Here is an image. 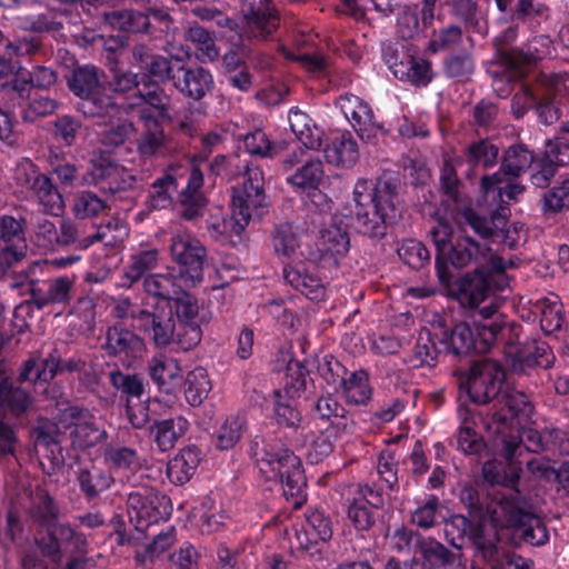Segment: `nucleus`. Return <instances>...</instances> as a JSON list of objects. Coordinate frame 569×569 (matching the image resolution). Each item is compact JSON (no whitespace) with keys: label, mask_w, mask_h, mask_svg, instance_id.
<instances>
[{"label":"nucleus","mask_w":569,"mask_h":569,"mask_svg":"<svg viewBox=\"0 0 569 569\" xmlns=\"http://www.w3.org/2000/svg\"><path fill=\"white\" fill-rule=\"evenodd\" d=\"M536 153L522 142L510 144L501 157L500 171L503 176L519 178L528 171Z\"/></svg>","instance_id":"79ce46f5"},{"label":"nucleus","mask_w":569,"mask_h":569,"mask_svg":"<svg viewBox=\"0 0 569 569\" xmlns=\"http://www.w3.org/2000/svg\"><path fill=\"white\" fill-rule=\"evenodd\" d=\"M340 390L347 402L352 405H366L372 397V388L369 383V372L365 369L352 371L345 379Z\"/></svg>","instance_id":"864d4df0"},{"label":"nucleus","mask_w":569,"mask_h":569,"mask_svg":"<svg viewBox=\"0 0 569 569\" xmlns=\"http://www.w3.org/2000/svg\"><path fill=\"white\" fill-rule=\"evenodd\" d=\"M72 446L80 450L92 448L107 438V432L97 425L96 417L70 431Z\"/></svg>","instance_id":"69168bd1"},{"label":"nucleus","mask_w":569,"mask_h":569,"mask_svg":"<svg viewBox=\"0 0 569 569\" xmlns=\"http://www.w3.org/2000/svg\"><path fill=\"white\" fill-rule=\"evenodd\" d=\"M211 381L208 372L202 367H197L188 372L184 380V397L192 407L200 406L207 399L211 390Z\"/></svg>","instance_id":"4d7b16f0"},{"label":"nucleus","mask_w":569,"mask_h":569,"mask_svg":"<svg viewBox=\"0 0 569 569\" xmlns=\"http://www.w3.org/2000/svg\"><path fill=\"white\" fill-rule=\"evenodd\" d=\"M47 213L59 216L63 211V199L51 178L41 173L34 178L30 189Z\"/></svg>","instance_id":"de8ad7c7"},{"label":"nucleus","mask_w":569,"mask_h":569,"mask_svg":"<svg viewBox=\"0 0 569 569\" xmlns=\"http://www.w3.org/2000/svg\"><path fill=\"white\" fill-rule=\"evenodd\" d=\"M143 291L148 298L156 299L154 305L169 308L177 293H181L184 284L179 281L174 268L168 269L166 273H152L144 277L142 281Z\"/></svg>","instance_id":"72a5a7b5"},{"label":"nucleus","mask_w":569,"mask_h":569,"mask_svg":"<svg viewBox=\"0 0 569 569\" xmlns=\"http://www.w3.org/2000/svg\"><path fill=\"white\" fill-rule=\"evenodd\" d=\"M556 356L548 342L541 339L527 340L515 348L511 355V369L516 373L529 375L531 370L553 367Z\"/></svg>","instance_id":"a211bd4d"},{"label":"nucleus","mask_w":569,"mask_h":569,"mask_svg":"<svg viewBox=\"0 0 569 569\" xmlns=\"http://www.w3.org/2000/svg\"><path fill=\"white\" fill-rule=\"evenodd\" d=\"M69 90L80 98L78 111L87 118H113L122 107L117 99L100 92L98 70L94 67H77L67 78Z\"/></svg>","instance_id":"0eeeda50"},{"label":"nucleus","mask_w":569,"mask_h":569,"mask_svg":"<svg viewBox=\"0 0 569 569\" xmlns=\"http://www.w3.org/2000/svg\"><path fill=\"white\" fill-rule=\"evenodd\" d=\"M139 121L142 123L143 132L137 142V150L143 158H153L166 147L164 124L169 122L154 121L153 123L146 120Z\"/></svg>","instance_id":"09e8293b"},{"label":"nucleus","mask_w":569,"mask_h":569,"mask_svg":"<svg viewBox=\"0 0 569 569\" xmlns=\"http://www.w3.org/2000/svg\"><path fill=\"white\" fill-rule=\"evenodd\" d=\"M150 429L158 448L164 452L171 450L176 442L186 435L189 422L184 417L178 416L164 420H154Z\"/></svg>","instance_id":"a19ab883"},{"label":"nucleus","mask_w":569,"mask_h":569,"mask_svg":"<svg viewBox=\"0 0 569 569\" xmlns=\"http://www.w3.org/2000/svg\"><path fill=\"white\" fill-rule=\"evenodd\" d=\"M416 549L423 559L426 569H440L452 565L455 561V553L443 543L432 538H419L416 542Z\"/></svg>","instance_id":"8fccbe9b"},{"label":"nucleus","mask_w":569,"mask_h":569,"mask_svg":"<svg viewBox=\"0 0 569 569\" xmlns=\"http://www.w3.org/2000/svg\"><path fill=\"white\" fill-rule=\"evenodd\" d=\"M507 263L501 257L491 258L488 263L475 268L461 277L451 278L450 282L441 283L449 297L457 300L461 307L475 310L473 316L478 318L480 305L503 291L508 287L506 274Z\"/></svg>","instance_id":"39448f33"},{"label":"nucleus","mask_w":569,"mask_h":569,"mask_svg":"<svg viewBox=\"0 0 569 569\" xmlns=\"http://www.w3.org/2000/svg\"><path fill=\"white\" fill-rule=\"evenodd\" d=\"M460 522L462 535L466 536L475 547V556L497 569L506 562L513 569H535V562L517 553L505 555L499 547V537L493 528H489L483 521H472L467 517L456 519Z\"/></svg>","instance_id":"6e6552de"},{"label":"nucleus","mask_w":569,"mask_h":569,"mask_svg":"<svg viewBox=\"0 0 569 569\" xmlns=\"http://www.w3.org/2000/svg\"><path fill=\"white\" fill-rule=\"evenodd\" d=\"M463 159L472 169L488 170L497 164L499 148L488 138L479 139L465 148Z\"/></svg>","instance_id":"c03bdc74"},{"label":"nucleus","mask_w":569,"mask_h":569,"mask_svg":"<svg viewBox=\"0 0 569 569\" xmlns=\"http://www.w3.org/2000/svg\"><path fill=\"white\" fill-rule=\"evenodd\" d=\"M350 248L348 232L337 224L321 231L316 252H310L308 260L322 267H337Z\"/></svg>","instance_id":"6ab92c4d"},{"label":"nucleus","mask_w":569,"mask_h":569,"mask_svg":"<svg viewBox=\"0 0 569 569\" xmlns=\"http://www.w3.org/2000/svg\"><path fill=\"white\" fill-rule=\"evenodd\" d=\"M399 187L398 177L393 173H383L375 182L371 192L372 209L393 223L401 214Z\"/></svg>","instance_id":"412c9836"},{"label":"nucleus","mask_w":569,"mask_h":569,"mask_svg":"<svg viewBox=\"0 0 569 569\" xmlns=\"http://www.w3.org/2000/svg\"><path fill=\"white\" fill-rule=\"evenodd\" d=\"M200 450L196 446L181 449L167 465V477L171 483L182 486L188 482L200 463Z\"/></svg>","instance_id":"4c0bfd02"},{"label":"nucleus","mask_w":569,"mask_h":569,"mask_svg":"<svg viewBox=\"0 0 569 569\" xmlns=\"http://www.w3.org/2000/svg\"><path fill=\"white\" fill-rule=\"evenodd\" d=\"M143 340L121 323L110 326L106 331L102 349L109 357L134 359L143 349Z\"/></svg>","instance_id":"cd10ccee"},{"label":"nucleus","mask_w":569,"mask_h":569,"mask_svg":"<svg viewBox=\"0 0 569 569\" xmlns=\"http://www.w3.org/2000/svg\"><path fill=\"white\" fill-rule=\"evenodd\" d=\"M34 541L40 553L56 565L67 556L88 553L86 535L66 522H54L38 531Z\"/></svg>","instance_id":"1a4fd4ad"},{"label":"nucleus","mask_w":569,"mask_h":569,"mask_svg":"<svg viewBox=\"0 0 569 569\" xmlns=\"http://www.w3.org/2000/svg\"><path fill=\"white\" fill-rule=\"evenodd\" d=\"M138 321V328L157 347H167L174 340L176 320L170 308L152 305L143 308L138 315H132Z\"/></svg>","instance_id":"dca6fc26"},{"label":"nucleus","mask_w":569,"mask_h":569,"mask_svg":"<svg viewBox=\"0 0 569 569\" xmlns=\"http://www.w3.org/2000/svg\"><path fill=\"white\" fill-rule=\"evenodd\" d=\"M58 361L54 358H43L39 361L34 358L26 360L19 372L20 382L49 383L57 376Z\"/></svg>","instance_id":"6e6d98bb"},{"label":"nucleus","mask_w":569,"mask_h":569,"mask_svg":"<svg viewBox=\"0 0 569 569\" xmlns=\"http://www.w3.org/2000/svg\"><path fill=\"white\" fill-rule=\"evenodd\" d=\"M144 70L140 74L141 82H152L163 84L167 81L173 83V76H176L177 66L162 56H152L150 61H146L141 67Z\"/></svg>","instance_id":"e2e57ef3"},{"label":"nucleus","mask_w":569,"mask_h":569,"mask_svg":"<svg viewBox=\"0 0 569 569\" xmlns=\"http://www.w3.org/2000/svg\"><path fill=\"white\" fill-rule=\"evenodd\" d=\"M2 91L20 108V118L23 122L32 123L40 118L56 111L58 103L43 92L31 90L22 77L16 76L2 84Z\"/></svg>","instance_id":"ddd939ff"},{"label":"nucleus","mask_w":569,"mask_h":569,"mask_svg":"<svg viewBox=\"0 0 569 569\" xmlns=\"http://www.w3.org/2000/svg\"><path fill=\"white\" fill-rule=\"evenodd\" d=\"M110 385L126 398V403L133 399L140 400L144 393V383L140 376L123 373L116 369L109 373Z\"/></svg>","instance_id":"bf43d9fd"},{"label":"nucleus","mask_w":569,"mask_h":569,"mask_svg":"<svg viewBox=\"0 0 569 569\" xmlns=\"http://www.w3.org/2000/svg\"><path fill=\"white\" fill-rule=\"evenodd\" d=\"M412 38H389L382 43V57L390 71L396 77H402L403 67L418 56V48L412 44Z\"/></svg>","instance_id":"e433bc0d"},{"label":"nucleus","mask_w":569,"mask_h":569,"mask_svg":"<svg viewBox=\"0 0 569 569\" xmlns=\"http://www.w3.org/2000/svg\"><path fill=\"white\" fill-rule=\"evenodd\" d=\"M247 430V419L244 416L236 415L228 417L220 427L217 435V447L220 450L233 448L243 432Z\"/></svg>","instance_id":"338daca9"},{"label":"nucleus","mask_w":569,"mask_h":569,"mask_svg":"<svg viewBox=\"0 0 569 569\" xmlns=\"http://www.w3.org/2000/svg\"><path fill=\"white\" fill-rule=\"evenodd\" d=\"M241 11L248 24H254L268 34L276 31L267 0H242Z\"/></svg>","instance_id":"680f3d73"},{"label":"nucleus","mask_w":569,"mask_h":569,"mask_svg":"<svg viewBox=\"0 0 569 569\" xmlns=\"http://www.w3.org/2000/svg\"><path fill=\"white\" fill-rule=\"evenodd\" d=\"M280 52L286 60L299 63L302 69L315 76H325L330 68L328 57L319 50L311 49L308 41H299L292 47L280 44Z\"/></svg>","instance_id":"c9c22d12"},{"label":"nucleus","mask_w":569,"mask_h":569,"mask_svg":"<svg viewBox=\"0 0 569 569\" xmlns=\"http://www.w3.org/2000/svg\"><path fill=\"white\" fill-rule=\"evenodd\" d=\"M511 38H495L493 49L497 62L512 71L518 78H525L540 59L537 53L512 47Z\"/></svg>","instance_id":"393cba45"},{"label":"nucleus","mask_w":569,"mask_h":569,"mask_svg":"<svg viewBox=\"0 0 569 569\" xmlns=\"http://www.w3.org/2000/svg\"><path fill=\"white\" fill-rule=\"evenodd\" d=\"M492 438L495 446L500 448L502 459H492L483 463V479L491 486L498 485L512 491L518 490L522 462L515 452L516 440L512 438L508 442H501L497 437Z\"/></svg>","instance_id":"4468645a"},{"label":"nucleus","mask_w":569,"mask_h":569,"mask_svg":"<svg viewBox=\"0 0 569 569\" xmlns=\"http://www.w3.org/2000/svg\"><path fill=\"white\" fill-rule=\"evenodd\" d=\"M289 123L291 131L307 149L319 150L323 146V130L297 107L289 111Z\"/></svg>","instance_id":"58836bf2"},{"label":"nucleus","mask_w":569,"mask_h":569,"mask_svg":"<svg viewBox=\"0 0 569 569\" xmlns=\"http://www.w3.org/2000/svg\"><path fill=\"white\" fill-rule=\"evenodd\" d=\"M313 418L329 422L327 429H331L336 435L351 432L355 421L349 410L332 393L320 396L311 410Z\"/></svg>","instance_id":"4be33fe9"},{"label":"nucleus","mask_w":569,"mask_h":569,"mask_svg":"<svg viewBox=\"0 0 569 569\" xmlns=\"http://www.w3.org/2000/svg\"><path fill=\"white\" fill-rule=\"evenodd\" d=\"M532 312L539 317L541 330L547 335L561 329L565 322L562 305L557 296L537 299L533 302Z\"/></svg>","instance_id":"a18cd8bd"},{"label":"nucleus","mask_w":569,"mask_h":569,"mask_svg":"<svg viewBox=\"0 0 569 569\" xmlns=\"http://www.w3.org/2000/svg\"><path fill=\"white\" fill-rule=\"evenodd\" d=\"M127 512L136 530L143 532L152 525L167 521L172 513V503L167 495L141 487L128 495Z\"/></svg>","instance_id":"9d476101"},{"label":"nucleus","mask_w":569,"mask_h":569,"mask_svg":"<svg viewBox=\"0 0 569 569\" xmlns=\"http://www.w3.org/2000/svg\"><path fill=\"white\" fill-rule=\"evenodd\" d=\"M323 154L328 163L351 168L359 160L358 142L348 130L332 134L323 147Z\"/></svg>","instance_id":"473e14b6"},{"label":"nucleus","mask_w":569,"mask_h":569,"mask_svg":"<svg viewBox=\"0 0 569 569\" xmlns=\"http://www.w3.org/2000/svg\"><path fill=\"white\" fill-rule=\"evenodd\" d=\"M325 177L323 164L319 158H309L287 176V182L302 190H316Z\"/></svg>","instance_id":"3c124183"},{"label":"nucleus","mask_w":569,"mask_h":569,"mask_svg":"<svg viewBox=\"0 0 569 569\" xmlns=\"http://www.w3.org/2000/svg\"><path fill=\"white\" fill-rule=\"evenodd\" d=\"M509 212V208L499 206L487 218L472 208H466L461 212V222L469 226L480 238L490 239L506 231Z\"/></svg>","instance_id":"7c9ffc66"},{"label":"nucleus","mask_w":569,"mask_h":569,"mask_svg":"<svg viewBox=\"0 0 569 569\" xmlns=\"http://www.w3.org/2000/svg\"><path fill=\"white\" fill-rule=\"evenodd\" d=\"M74 473L79 490L88 502L99 498L114 482L111 472L93 461L80 463Z\"/></svg>","instance_id":"c756f323"},{"label":"nucleus","mask_w":569,"mask_h":569,"mask_svg":"<svg viewBox=\"0 0 569 569\" xmlns=\"http://www.w3.org/2000/svg\"><path fill=\"white\" fill-rule=\"evenodd\" d=\"M429 236L436 248L435 268L440 283L450 282L460 269L470 264L477 268L498 257L489 246H482L467 234L455 236L447 222L432 227Z\"/></svg>","instance_id":"20e7f679"},{"label":"nucleus","mask_w":569,"mask_h":569,"mask_svg":"<svg viewBox=\"0 0 569 569\" xmlns=\"http://www.w3.org/2000/svg\"><path fill=\"white\" fill-rule=\"evenodd\" d=\"M505 371L493 362H475L465 381L460 380V388L465 389L470 401L476 405L492 407L486 412L471 413L472 423L476 418L481 419L490 437H497L501 442L515 438V452L525 449L532 453L548 451L551 446V432L539 431L533 428L523 429L520 425L527 421L533 411L528 396L517 390L502 391Z\"/></svg>","instance_id":"f257e3e1"},{"label":"nucleus","mask_w":569,"mask_h":569,"mask_svg":"<svg viewBox=\"0 0 569 569\" xmlns=\"http://www.w3.org/2000/svg\"><path fill=\"white\" fill-rule=\"evenodd\" d=\"M313 386L310 377V370L306 367L305 361L291 359L287 363L286 376L283 382V392L289 399H299L308 389Z\"/></svg>","instance_id":"49530a36"},{"label":"nucleus","mask_w":569,"mask_h":569,"mask_svg":"<svg viewBox=\"0 0 569 569\" xmlns=\"http://www.w3.org/2000/svg\"><path fill=\"white\" fill-rule=\"evenodd\" d=\"M92 176L96 184L112 196L132 189L137 181L130 171L106 159L93 164Z\"/></svg>","instance_id":"c85d7f7f"},{"label":"nucleus","mask_w":569,"mask_h":569,"mask_svg":"<svg viewBox=\"0 0 569 569\" xmlns=\"http://www.w3.org/2000/svg\"><path fill=\"white\" fill-rule=\"evenodd\" d=\"M204 178L200 167L193 164L190 169L187 186L179 193L180 214L184 220L191 221L202 214L207 199L201 192Z\"/></svg>","instance_id":"2f4dec72"},{"label":"nucleus","mask_w":569,"mask_h":569,"mask_svg":"<svg viewBox=\"0 0 569 569\" xmlns=\"http://www.w3.org/2000/svg\"><path fill=\"white\" fill-rule=\"evenodd\" d=\"M273 419L277 425L283 428L297 430L302 422V415L291 402L292 399H283L280 389L273 390Z\"/></svg>","instance_id":"052dcab7"},{"label":"nucleus","mask_w":569,"mask_h":569,"mask_svg":"<svg viewBox=\"0 0 569 569\" xmlns=\"http://www.w3.org/2000/svg\"><path fill=\"white\" fill-rule=\"evenodd\" d=\"M179 183L177 178L166 172L161 177H158L151 184V192L147 198V207L150 210H161L169 208L172 202V193L178 190Z\"/></svg>","instance_id":"5fc2aeb1"},{"label":"nucleus","mask_w":569,"mask_h":569,"mask_svg":"<svg viewBox=\"0 0 569 569\" xmlns=\"http://www.w3.org/2000/svg\"><path fill=\"white\" fill-rule=\"evenodd\" d=\"M461 38H438L429 42L428 51L437 53L441 50H450L443 60V72L448 78L465 79L472 74L475 62L467 51L455 52L453 47Z\"/></svg>","instance_id":"5701e85b"},{"label":"nucleus","mask_w":569,"mask_h":569,"mask_svg":"<svg viewBox=\"0 0 569 569\" xmlns=\"http://www.w3.org/2000/svg\"><path fill=\"white\" fill-rule=\"evenodd\" d=\"M104 40L103 47L108 51L107 60L110 64V71L112 72V79L109 84L114 92L112 98L118 101H130L128 98L122 97L123 93L140 88L141 77L132 72H120L113 67L116 64V51L124 49L128 46L129 38H101Z\"/></svg>","instance_id":"bb28decb"},{"label":"nucleus","mask_w":569,"mask_h":569,"mask_svg":"<svg viewBox=\"0 0 569 569\" xmlns=\"http://www.w3.org/2000/svg\"><path fill=\"white\" fill-rule=\"evenodd\" d=\"M173 87L187 99L198 102L196 112L206 114V106L202 99L211 92L214 87L212 73L203 67H186L177 64L173 76Z\"/></svg>","instance_id":"f3484780"},{"label":"nucleus","mask_w":569,"mask_h":569,"mask_svg":"<svg viewBox=\"0 0 569 569\" xmlns=\"http://www.w3.org/2000/svg\"><path fill=\"white\" fill-rule=\"evenodd\" d=\"M269 204L262 170L248 167L242 184L233 188L231 217L223 219L221 223L212 224L211 229L219 233L230 232L240 236L252 218H260L267 212Z\"/></svg>","instance_id":"423d86ee"},{"label":"nucleus","mask_w":569,"mask_h":569,"mask_svg":"<svg viewBox=\"0 0 569 569\" xmlns=\"http://www.w3.org/2000/svg\"><path fill=\"white\" fill-rule=\"evenodd\" d=\"M102 17L111 29L128 33L146 32L151 23L149 16L130 10L104 12Z\"/></svg>","instance_id":"603ef678"},{"label":"nucleus","mask_w":569,"mask_h":569,"mask_svg":"<svg viewBox=\"0 0 569 569\" xmlns=\"http://www.w3.org/2000/svg\"><path fill=\"white\" fill-rule=\"evenodd\" d=\"M158 262L159 250L157 248L142 249L131 254L130 262L123 270L122 286L131 288L144 279L146 274L158 266Z\"/></svg>","instance_id":"37998d69"},{"label":"nucleus","mask_w":569,"mask_h":569,"mask_svg":"<svg viewBox=\"0 0 569 569\" xmlns=\"http://www.w3.org/2000/svg\"><path fill=\"white\" fill-rule=\"evenodd\" d=\"M498 309V303L491 301L478 310V318L472 316V326L465 321L456 323L450 330H443L440 337L429 330L420 333L406 362L412 368H433L442 353L458 359L473 353H487L500 342L512 345L520 326L508 322Z\"/></svg>","instance_id":"f03ea898"},{"label":"nucleus","mask_w":569,"mask_h":569,"mask_svg":"<svg viewBox=\"0 0 569 569\" xmlns=\"http://www.w3.org/2000/svg\"><path fill=\"white\" fill-rule=\"evenodd\" d=\"M170 253L178 264L176 273L187 288H194L203 280V266L207 250L201 242L188 233H178L171 238Z\"/></svg>","instance_id":"9b49d317"},{"label":"nucleus","mask_w":569,"mask_h":569,"mask_svg":"<svg viewBox=\"0 0 569 569\" xmlns=\"http://www.w3.org/2000/svg\"><path fill=\"white\" fill-rule=\"evenodd\" d=\"M170 101V96L166 93L162 84L141 82L138 93L132 101L117 100V103L122 106L117 117L133 112L139 120L153 123L154 121L171 122Z\"/></svg>","instance_id":"f8f14e48"},{"label":"nucleus","mask_w":569,"mask_h":569,"mask_svg":"<svg viewBox=\"0 0 569 569\" xmlns=\"http://www.w3.org/2000/svg\"><path fill=\"white\" fill-rule=\"evenodd\" d=\"M392 223L389 219H385L382 214H378L375 209L371 213L366 207L356 209L355 228L359 233L369 238H383L388 226Z\"/></svg>","instance_id":"13d9d810"},{"label":"nucleus","mask_w":569,"mask_h":569,"mask_svg":"<svg viewBox=\"0 0 569 569\" xmlns=\"http://www.w3.org/2000/svg\"><path fill=\"white\" fill-rule=\"evenodd\" d=\"M31 405L30 392L14 386L12 378L7 372L6 365L0 362V410L20 417L29 410Z\"/></svg>","instance_id":"f704fd0d"},{"label":"nucleus","mask_w":569,"mask_h":569,"mask_svg":"<svg viewBox=\"0 0 569 569\" xmlns=\"http://www.w3.org/2000/svg\"><path fill=\"white\" fill-rule=\"evenodd\" d=\"M515 531L519 535L521 541L533 547H541L549 542L547 526L536 513L531 515Z\"/></svg>","instance_id":"774afa93"},{"label":"nucleus","mask_w":569,"mask_h":569,"mask_svg":"<svg viewBox=\"0 0 569 569\" xmlns=\"http://www.w3.org/2000/svg\"><path fill=\"white\" fill-rule=\"evenodd\" d=\"M284 280L296 290L312 301H320L326 296L322 279L307 262L299 261L283 267Z\"/></svg>","instance_id":"b1692460"},{"label":"nucleus","mask_w":569,"mask_h":569,"mask_svg":"<svg viewBox=\"0 0 569 569\" xmlns=\"http://www.w3.org/2000/svg\"><path fill=\"white\" fill-rule=\"evenodd\" d=\"M533 513L519 490L501 496L500 500L489 509V517L495 528L513 530Z\"/></svg>","instance_id":"aec40b11"},{"label":"nucleus","mask_w":569,"mask_h":569,"mask_svg":"<svg viewBox=\"0 0 569 569\" xmlns=\"http://www.w3.org/2000/svg\"><path fill=\"white\" fill-rule=\"evenodd\" d=\"M187 289V287H183L181 293H177L169 308L173 317L176 316L178 321L184 326L186 335L188 336L187 348H191L201 341L202 331L197 321L199 313L198 301Z\"/></svg>","instance_id":"a878e982"},{"label":"nucleus","mask_w":569,"mask_h":569,"mask_svg":"<svg viewBox=\"0 0 569 569\" xmlns=\"http://www.w3.org/2000/svg\"><path fill=\"white\" fill-rule=\"evenodd\" d=\"M148 372L159 391L171 393L173 381L181 375V367L172 357L156 355L148 362Z\"/></svg>","instance_id":"ea45409f"},{"label":"nucleus","mask_w":569,"mask_h":569,"mask_svg":"<svg viewBox=\"0 0 569 569\" xmlns=\"http://www.w3.org/2000/svg\"><path fill=\"white\" fill-rule=\"evenodd\" d=\"M249 457L266 482L280 485L287 501L300 508L307 500V478L295 452L273 436H256L249 443Z\"/></svg>","instance_id":"7ed1b4c3"},{"label":"nucleus","mask_w":569,"mask_h":569,"mask_svg":"<svg viewBox=\"0 0 569 569\" xmlns=\"http://www.w3.org/2000/svg\"><path fill=\"white\" fill-rule=\"evenodd\" d=\"M333 535V521L323 509L308 508L301 528L297 530L296 537L299 547L315 556L321 552V547L327 543Z\"/></svg>","instance_id":"2eb2a0df"},{"label":"nucleus","mask_w":569,"mask_h":569,"mask_svg":"<svg viewBox=\"0 0 569 569\" xmlns=\"http://www.w3.org/2000/svg\"><path fill=\"white\" fill-rule=\"evenodd\" d=\"M400 260L413 270H421L430 266L431 254L419 240L406 239L398 249Z\"/></svg>","instance_id":"0e129e2a"}]
</instances>
